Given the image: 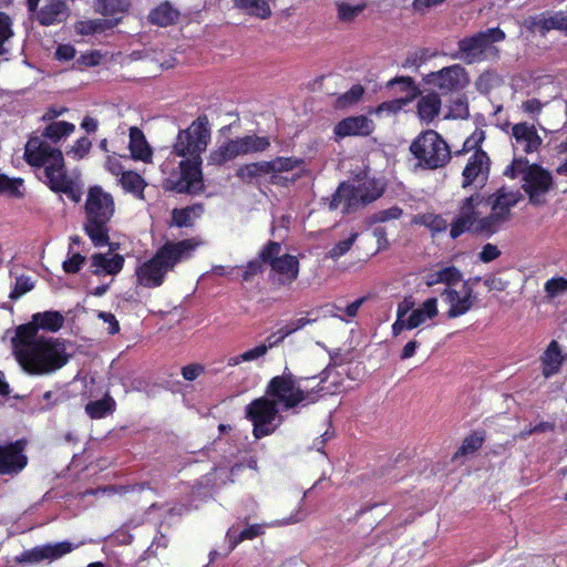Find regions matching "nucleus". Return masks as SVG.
Instances as JSON below:
<instances>
[{"mask_svg":"<svg viewBox=\"0 0 567 567\" xmlns=\"http://www.w3.org/2000/svg\"><path fill=\"white\" fill-rule=\"evenodd\" d=\"M327 379V369L319 377L299 378L285 368L281 375L274 377L267 386L269 398H259L246 408V416L254 425L256 439L270 435L281 423L279 406L284 411L316 403L324 389L320 384Z\"/></svg>","mask_w":567,"mask_h":567,"instance_id":"1","label":"nucleus"},{"mask_svg":"<svg viewBox=\"0 0 567 567\" xmlns=\"http://www.w3.org/2000/svg\"><path fill=\"white\" fill-rule=\"evenodd\" d=\"M210 141V127L207 115H199L185 130H181L173 145V152L184 159L179 172L167 179L168 188L179 194H198L204 188L202 154Z\"/></svg>","mask_w":567,"mask_h":567,"instance_id":"2","label":"nucleus"},{"mask_svg":"<svg viewBox=\"0 0 567 567\" xmlns=\"http://www.w3.org/2000/svg\"><path fill=\"white\" fill-rule=\"evenodd\" d=\"M13 354L29 375H49L62 369L70 360L64 340L35 338L30 326H19L12 338Z\"/></svg>","mask_w":567,"mask_h":567,"instance_id":"3","label":"nucleus"},{"mask_svg":"<svg viewBox=\"0 0 567 567\" xmlns=\"http://www.w3.org/2000/svg\"><path fill=\"white\" fill-rule=\"evenodd\" d=\"M194 248L195 245L190 239L166 243L151 259L137 266L135 269L137 284L148 289L162 286L167 272L187 258Z\"/></svg>","mask_w":567,"mask_h":567,"instance_id":"4","label":"nucleus"},{"mask_svg":"<svg viewBox=\"0 0 567 567\" xmlns=\"http://www.w3.org/2000/svg\"><path fill=\"white\" fill-rule=\"evenodd\" d=\"M84 231L95 247L110 244L111 220L115 213L113 196L101 186L89 188L85 200Z\"/></svg>","mask_w":567,"mask_h":567,"instance_id":"5","label":"nucleus"},{"mask_svg":"<svg viewBox=\"0 0 567 567\" xmlns=\"http://www.w3.org/2000/svg\"><path fill=\"white\" fill-rule=\"evenodd\" d=\"M24 158L34 168L37 178L49 188L68 174L62 152L42 137L29 138L24 148Z\"/></svg>","mask_w":567,"mask_h":567,"instance_id":"6","label":"nucleus"},{"mask_svg":"<svg viewBox=\"0 0 567 567\" xmlns=\"http://www.w3.org/2000/svg\"><path fill=\"white\" fill-rule=\"evenodd\" d=\"M383 192V185L375 178H361L352 183H341L333 194L329 207L330 209L340 208L343 214H349L377 200Z\"/></svg>","mask_w":567,"mask_h":567,"instance_id":"7","label":"nucleus"},{"mask_svg":"<svg viewBox=\"0 0 567 567\" xmlns=\"http://www.w3.org/2000/svg\"><path fill=\"white\" fill-rule=\"evenodd\" d=\"M522 195L518 190L506 187L497 189L492 195L485 197L483 204L491 207L488 215L483 216L478 224V235L491 237L501 230L512 216L514 208L520 200Z\"/></svg>","mask_w":567,"mask_h":567,"instance_id":"8","label":"nucleus"},{"mask_svg":"<svg viewBox=\"0 0 567 567\" xmlns=\"http://www.w3.org/2000/svg\"><path fill=\"white\" fill-rule=\"evenodd\" d=\"M410 152L417 161L416 166L424 169L443 167L451 159L449 145L432 130L419 134L411 143Z\"/></svg>","mask_w":567,"mask_h":567,"instance_id":"9","label":"nucleus"},{"mask_svg":"<svg viewBox=\"0 0 567 567\" xmlns=\"http://www.w3.org/2000/svg\"><path fill=\"white\" fill-rule=\"evenodd\" d=\"M505 39V33L499 28H488L471 37H465L457 42V52L452 54L467 64L484 61L489 54L495 55L498 50L494 43Z\"/></svg>","mask_w":567,"mask_h":567,"instance_id":"10","label":"nucleus"},{"mask_svg":"<svg viewBox=\"0 0 567 567\" xmlns=\"http://www.w3.org/2000/svg\"><path fill=\"white\" fill-rule=\"evenodd\" d=\"M281 244L269 241L261 250L260 258L271 268V275L279 285L292 284L299 274V261L289 254L280 255Z\"/></svg>","mask_w":567,"mask_h":567,"instance_id":"11","label":"nucleus"},{"mask_svg":"<svg viewBox=\"0 0 567 567\" xmlns=\"http://www.w3.org/2000/svg\"><path fill=\"white\" fill-rule=\"evenodd\" d=\"M485 196L481 193H474L460 202L458 214L451 224L450 236L456 239L465 231L478 234V224L483 218L480 206L484 203Z\"/></svg>","mask_w":567,"mask_h":567,"instance_id":"12","label":"nucleus"},{"mask_svg":"<svg viewBox=\"0 0 567 567\" xmlns=\"http://www.w3.org/2000/svg\"><path fill=\"white\" fill-rule=\"evenodd\" d=\"M470 82L465 68L460 64L446 66L426 76V83L447 94L464 89Z\"/></svg>","mask_w":567,"mask_h":567,"instance_id":"13","label":"nucleus"},{"mask_svg":"<svg viewBox=\"0 0 567 567\" xmlns=\"http://www.w3.org/2000/svg\"><path fill=\"white\" fill-rule=\"evenodd\" d=\"M441 298L449 306L446 312V318L449 319L458 318L467 313L476 300L473 288L467 282H464L460 290L445 287L441 292Z\"/></svg>","mask_w":567,"mask_h":567,"instance_id":"14","label":"nucleus"},{"mask_svg":"<svg viewBox=\"0 0 567 567\" xmlns=\"http://www.w3.org/2000/svg\"><path fill=\"white\" fill-rule=\"evenodd\" d=\"M489 157L483 151H475L467 159L462 172V187L475 186L483 188L489 176Z\"/></svg>","mask_w":567,"mask_h":567,"instance_id":"15","label":"nucleus"},{"mask_svg":"<svg viewBox=\"0 0 567 567\" xmlns=\"http://www.w3.org/2000/svg\"><path fill=\"white\" fill-rule=\"evenodd\" d=\"M23 441L0 444V475L13 476L27 466L28 457L23 454Z\"/></svg>","mask_w":567,"mask_h":567,"instance_id":"16","label":"nucleus"},{"mask_svg":"<svg viewBox=\"0 0 567 567\" xmlns=\"http://www.w3.org/2000/svg\"><path fill=\"white\" fill-rule=\"evenodd\" d=\"M551 184V175L542 167L534 165L525 173L523 188L529 195L533 204H539Z\"/></svg>","mask_w":567,"mask_h":567,"instance_id":"17","label":"nucleus"},{"mask_svg":"<svg viewBox=\"0 0 567 567\" xmlns=\"http://www.w3.org/2000/svg\"><path fill=\"white\" fill-rule=\"evenodd\" d=\"M83 544V542L80 544H73L64 540L55 544H45L42 546H37L30 550L24 551L22 554L21 561L35 564L42 560H55L71 553L73 549L78 548L80 545Z\"/></svg>","mask_w":567,"mask_h":567,"instance_id":"18","label":"nucleus"},{"mask_svg":"<svg viewBox=\"0 0 567 567\" xmlns=\"http://www.w3.org/2000/svg\"><path fill=\"white\" fill-rule=\"evenodd\" d=\"M374 130L371 118L365 115L349 116L341 120L333 128L334 140L340 141L348 136H368Z\"/></svg>","mask_w":567,"mask_h":567,"instance_id":"19","label":"nucleus"},{"mask_svg":"<svg viewBox=\"0 0 567 567\" xmlns=\"http://www.w3.org/2000/svg\"><path fill=\"white\" fill-rule=\"evenodd\" d=\"M512 136L514 138V147L527 154L536 152L542 144V137L532 124H515L512 128Z\"/></svg>","mask_w":567,"mask_h":567,"instance_id":"20","label":"nucleus"},{"mask_svg":"<svg viewBox=\"0 0 567 567\" xmlns=\"http://www.w3.org/2000/svg\"><path fill=\"white\" fill-rule=\"evenodd\" d=\"M91 272L95 276H115L124 266V258L118 254H93L90 258Z\"/></svg>","mask_w":567,"mask_h":567,"instance_id":"21","label":"nucleus"},{"mask_svg":"<svg viewBox=\"0 0 567 567\" xmlns=\"http://www.w3.org/2000/svg\"><path fill=\"white\" fill-rule=\"evenodd\" d=\"M69 16V8L64 0H45L37 12V20L41 25H52L63 22Z\"/></svg>","mask_w":567,"mask_h":567,"instance_id":"22","label":"nucleus"},{"mask_svg":"<svg viewBox=\"0 0 567 567\" xmlns=\"http://www.w3.org/2000/svg\"><path fill=\"white\" fill-rule=\"evenodd\" d=\"M565 22L566 18L564 17V11L560 10L553 14L542 13L537 17L530 18L528 21V28L533 32H540L542 34H545L550 30H559L567 34Z\"/></svg>","mask_w":567,"mask_h":567,"instance_id":"23","label":"nucleus"},{"mask_svg":"<svg viewBox=\"0 0 567 567\" xmlns=\"http://www.w3.org/2000/svg\"><path fill=\"white\" fill-rule=\"evenodd\" d=\"M63 323L64 317L59 311H44L34 313L32 320L24 326H30L34 329L35 338H47L45 336L39 334L40 329L56 332Z\"/></svg>","mask_w":567,"mask_h":567,"instance_id":"24","label":"nucleus"},{"mask_svg":"<svg viewBox=\"0 0 567 567\" xmlns=\"http://www.w3.org/2000/svg\"><path fill=\"white\" fill-rule=\"evenodd\" d=\"M243 155L245 154L239 138L228 140L210 152L208 164L219 166Z\"/></svg>","mask_w":567,"mask_h":567,"instance_id":"25","label":"nucleus"},{"mask_svg":"<svg viewBox=\"0 0 567 567\" xmlns=\"http://www.w3.org/2000/svg\"><path fill=\"white\" fill-rule=\"evenodd\" d=\"M437 315V299L435 297L429 298L408 316V329L413 330L427 320L435 318Z\"/></svg>","mask_w":567,"mask_h":567,"instance_id":"26","label":"nucleus"},{"mask_svg":"<svg viewBox=\"0 0 567 567\" xmlns=\"http://www.w3.org/2000/svg\"><path fill=\"white\" fill-rule=\"evenodd\" d=\"M564 358L561 355L560 347L557 341L553 340L548 344L546 351L542 357L543 374L545 378H550L558 373L563 364Z\"/></svg>","mask_w":567,"mask_h":567,"instance_id":"27","label":"nucleus"},{"mask_svg":"<svg viewBox=\"0 0 567 567\" xmlns=\"http://www.w3.org/2000/svg\"><path fill=\"white\" fill-rule=\"evenodd\" d=\"M130 151L134 159L146 163L152 158V150L146 142L144 133L136 126L130 128Z\"/></svg>","mask_w":567,"mask_h":567,"instance_id":"28","label":"nucleus"},{"mask_svg":"<svg viewBox=\"0 0 567 567\" xmlns=\"http://www.w3.org/2000/svg\"><path fill=\"white\" fill-rule=\"evenodd\" d=\"M264 534V526L259 524L250 525L243 530H239L236 526L228 528L226 539L228 542L227 554L235 549V547L246 539H254Z\"/></svg>","mask_w":567,"mask_h":567,"instance_id":"29","label":"nucleus"},{"mask_svg":"<svg viewBox=\"0 0 567 567\" xmlns=\"http://www.w3.org/2000/svg\"><path fill=\"white\" fill-rule=\"evenodd\" d=\"M461 280H462V274L454 266L441 268L436 271L429 274L425 277V284L429 287L435 286L437 284H444L446 287L453 288Z\"/></svg>","mask_w":567,"mask_h":567,"instance_id":"30","label":"nucleus"},{"mask_svg":"<svg viewBox=\"0 0 567 567\" xmlns=\"http://www.w3.org/2000/svg\"><path fill=\"white\" fill-rule=\"evenodd\" d=\"M441 104V99L435 92L421 96L417 101V114L421 121L426 123L433 121L440 113Z\"/></svg>","mask_w":567,"mask_h":567,"instance_id":"31","label":"nucleus"},{"mask_svg":"<svg viewBox=\"0 0 567 567\" xmlns=\"http://www.w3.org/2000/svg\"><path fill=\"white\" fill-rule=\"evenodd\" d=\"M337 17L341 22L349 23L354 21L367 8L368 1L360 0L353 2L352 0H342L336 3Z\"/></svg>","mask_w":567,"mask_h":567,"instance_id":"32","label":"nucleus"},{"mask_svg":"<svg viewBox=\"0 0 567 567\" xmlns=\"http://www.w3.org/2000/svg\"><path fill=\"white\" fill-rule=\"evenodd\" d=\"M120 18L113 20L105 19H91L79 21L75 24V31L81 35H93L95 33H102L107 29H112L118 24Z\"/></svg>","mask_w":567,"mask_h":567,"instance_id":"33","label":"nucleus"},{"mask_svg":"<svg viewBox=\"0 0 567 567\" xmlns=\"http://www.w3.org/2000/svg\"><path fill=\"white\" fill-rule=\"evenodd\" d=\"M116 402L110 395L105 394L102 399L90 401L85 405V412L91 419H102L115 411Z\"/></svg>","mask_w":567,"mask_h":567,"instance_id":"34","label":"nucleus"},{"mask_svg":"<svg viewBox=\"0 0 567 567\" xmlns=\"http://www.w3.org/2000/svg\"><path fill=\"white\" fill-rule=\"evenodd\" d=\"M177 18L178 12L168 2L161 3L148 14L150 22L158 27H167L174 23Z\"/></svg>","mask_w":567,"mask_h":567,"instance_id":"35","label":"nucleus"},{"mask_svg":"<svg viewBox=\"0 0 567 567\" xmlns=\"http://www.w3.org/2000/svg\"><path fill=\"white\" fill-rule=\"evenodd\" d=\"M130 6V0H94L95 12L105 17L123 14L128 11Z\"/></svg>","mask_w":567,"mask_h":567,"instance_id":"36","label":"nucleus"},{"mask_svg":"<svg viewBox=\"0 0 567 567\" xmlns=\"http://www.w3.org/2000/svg\"><path fill=\"white\" fill-rule=\"evenodd\" d=\"M235 7L260 19H267L271 14L268 0H235Z\"/></svg>","mask_w":567,"mask_h":567,"instance_id":"37","label":"nucleus"},{"mask_svg":"<svg viewBox=\"0 0 567 567\" xmlns=\"http://www.w3.org/2000/svg\"><path fill=\"white\" fill-rule=\"evenodd\" d=\"M268 165L266 161L241 165L236 171V176L244 183H252L256 178L267 175Z\"/></svg>","mask_w":567,"mask_h":567,"instance_id":"38","label":"nucleus"},{"mask_svg":"<svg viewBox=\"0 0 567 567\" xmlns=\"http://www.w3.org/2000/svg\"><path fill=\"white\" fill-rule=\"evenodd\" d=\"M268 173L272 174L271 182L277 183V173L289 172L302 164V159L296 157H277L272 161H266Z\"/></svg>","mask_w":567,"mask_h":567,"instance_id":"39","label":"nucleus"},{"mask_svg":"<svg viewBox=\"0 0 567 567\" xmlns=\"http://www.w3.org/2000/svg\"><path fill=\"white\" fill-rule=\"evenodd\" d=\"M120 182L126 192L143 198V190L146 184L140 174L132 171L122 172Z\"/></svg>","mask_w":567,"mask_h":567,"instance_id":"40","label":"nucleus"},{"mask_svg":"<svg viewBox=\"0 0 567 567\" xmlns=\"http://www.w3.org/2000/svg\"><path fill=\"white\" fill-rule=\"evenodd\" d=\"M74 130L75 126L72 123L65 121L52 122L44 128L41 137L58 142L62 137L69 136Z\"/></svg>","mask_w":567,"mask_h":567,"instance_id":"41","label":"nucleus"},{"mask_svg":"<svg viewBox=\"0 0 567 567\" xmlns=\"http://www.w3.org/2000/svg\"><path fill=\"white\" fill-rule=\"evenodd\" d=\"M202 213V205H194L182 209H174L172 213L173 224L177 227L192 226L193 219L199 216Z\"/></svg>","mask_w":567,"mask_h":567,"instance_id":"42","label":"nucleus"},{"mask_svg":"<svg viewBox=\"0 0 567 567\" xmlns=\"http://www.w3.org/2000/svg\"><path fill=\"white\" fill-rule=\"evenodd\" d=\"M238 138L245 155L264 152L270 146V141L266 136L246 135Z\"/></svg>","mask_w":567,"mask_h":567,"instance_id":"43","label":"nucleus"},{"mask_svg":"<svg viewBox=\"0 0 567 567\" xmlns=\"http://www.w3.org/2000/svg\"><path fill=\"white\" fill-rule=\"evenodd\" d=\"M267 354L266 347L264 344H258L247 351L231 355L227 360L228 367H236L244 362H252L264 358Z\"/></svg>","mask_w":567,"mask_h":567,"instance_id":"44","label":"nucleus"},{"mask_svg":"<svg viewBox=\"0 0 567 567\" xmlns=\"http://www.w3.org/2000/svg\"><path fill=\"white\" fill-rule=\"evenodd\" d=\"M12 37V21L8 14L0 11V55L10 51Z\"/></svg>","mask_w":567,"mask_h":567,"instance_id":"45","label":"nucleus"},{"mask_svg":"<svg viewBox=\"0 0 567 567\" xmlns=\"http://www.w3.org/2000/svg\"><path fill=\"white\" fill-rule=\"evenodd\" d=\"M50 189L54 193L65 194L71 200L78 203L80 200V193L73 179L66 174L59 182L55 183Z\"/></svg>","mask_w":567,"mask_h":567,"instance_id":"46","label":"nucleus"},{"mask_svg":"<svg viewBox=\"0 0 567 567\" xmlns=\"http://www.w3.org/2000/svg\"><path fill=\"white\" fill-rule=\"evenodd\" d=\"M85 256L72 251V244L69 245L68 258L63 261L62 268L66 274H78L85 264Z\"/></svg>","mask_w":567,"mask_h":567,"instance_id":"47","label":"nucleus"},{"mask_svg":"<svg viewBox=\"0 0 567 567\" xmlns=\"http://www.w3.org/2000/svg\"><path fill=\"white\" fill-rule=\"evenodd\" d=\"M544 290L550 299L563 296L567 292V278L553 277L545 282Z\"/></svg>","mask_w":567,"mask_h":567,"instance_id":"48","label":"nucleus"},{"mask_svg":"<svg viewBox=\"0 0 567 567\" xmlns=\"http://www.w3.org/2000/svg\"><path fill=\"white\" fill-rule=\"evenodd\" d=\"M483 442L484 437L482 434L474 433L466 436L455 456L467 455L476 452L482 446Z\"/></svg>","mask_w":567,"mask_h":567,"instance_id":"49","label":"nucleus"},{"mask_svg":"<svg viewBox=\"0 0 567 567\" xmlns=\"http://www.w3.org/2000/svg\"><path fill=\"white\" fill-rule=\"evenodd\" d=\"M403 210L398 206H392L386 209L375 212L369 217L370 224L385 223L389 220L399 219L402 216Z\"/></svg>","mask_w":567,"mask_h":567,"instance_id":"50","label":"nucleus"},{"mask_svg":"<svg viewBox=\"0 0 567 567\" xmlns=\"http://www.w3.org/2000/svg\"><path fill=\"white\" fill-rule=\"evenodd\" d=\"M359 234L352 233L347 239L340 240L328 252L329 257L332 259H339L343 255H346L355 243Z\"/></svg>","mask_w":567,"mask_h":567,"instance_id":"51","label":"nucleus"},{"mask_svg":"<svg viewBox=\"0 0 567 567\" xmlns=\"http://www.w3.org/2000/svg\"><path fill=\"white\" fill-rule=\"evenodd\" d=\"M22 186V179L9 178L8 176L0 174V194H8L11 196L20 195V187Z\"/></svg>","mask_w":567,"mask_h":567,"instance_id":"52","label":"nucleus"},{"mask_svg":"<svg viewBox=\"0 0 567 567\" xmlns=\"http://www.w3.org/2000/svg\"><path fill=\"white\" fill-rule=\"evenodd\" d=\"M91 146H92V143L87 137H85V136L80 137L79 140H76L74 145L70 148V151L68 152V155H70L71 157H73L75 159H81L85 155L89 154Z\"/></svg>","mask_w":567,"mask_h":567,"instance_id":"53","label":"nucleus"},{"mask_svg":"<svg viewBox=\"0 0 567 567\" xmlns=\"http://www.w3.org/2000/svg\"><path fill=\"white\" fill-rule=\"evenodd\" d=\"M450 116L453 118H467L470 116L468 104L465 97H456L450 106Z\"/></svg>","mask_w":567,"mask_h":567,"instance_id":"54","label":"nucleus"},{"mask_svg":"<svg viewBox=\"0 0 567 567\" xmlns=\"http://www.w3.org/2000/svg\"><path fill=\"white\" fill-rule=\"evenodd\" d=\"M33 287H34V284L30 277L21 276V277L17 278L16 286L12 289V291L10 292V298L18 299L22 295L31 291L33 289Z\"/></svg>","mask_w":567,"mask_h":567,"instance_id":"55","label":"nucleus"},{"mask_svg":"<svg viewBox=\"0 0 567 567\" xmlns=\"http://www.w3.org/2000/svg\"><path fill=\"white\" fill-rule=\"evenodd\" d=\"M530 167H534V165H529L528 161L524 158H518L513 161L512 165L505 169L504 174L512 178L517 177L519 174H522L524 177L525 173Z\"/></svg>","mask_w":567,"mask_h":567,"instance_id":"56","label":"nucleus"},{"mask_svg":"<svg viewBox=\"0 0 567 567\" xmlns=\"http://www.w3.org/2000/svg\"><path fill=\"white\" fill-rule=\"evenodd\" d=\"M262 264H266L261 260L260 255L257 259L250 260L243 271V280L250 281L256 275L262 271Z\"/></svg>","mask_w":567,"mask_h":567,"instance_id":"57","label":"nucleus"},{"mask_svg":"<svg viewBox=\"0 0 567 567\" xmlns=\"http://www.w3.org/2000/svg\"><path fill=\"white\" fill-rule=\"evenodd\" d=\"M364 89L360 84L352 85L341 97L340 103L342 105H349L357 103L363 95Z\"/></svg>","mask_w":567,"mask_h":567,"instance_id":"58","label":"nucleus"},{"mask_svg":"<svg viewBox=\"0 0 567 567\" xmlns=\"http://www.w3.org/2000/svg\"><path fill=\"white\" fill-rule=\"evenodd\" d=\"M499 256H501V250L498 249V247L496 245L488 243L482 247L478 258L482 262L487 264V262H491V261L497 259Z\"/></svg>","mask_w":567,"mask_h":567,"instance_id":"59","label":"nucleus"},{"mask_svg":"<svg viewBox=\"0 0 567 567\" xmlns=\"http://www.w3.org/2000/svg\"><path fill=\"white\" fill-rule=\"evenodd\" d=\"M205 371L204 365L199 363H192L182 368V375L186 381H194Z\"/></svg>","mask_w":567,"mask_h":567,"instance_id":"60","label":"nucleus"},{"mask_svg":"<svg viewBox=\"0 0 567 567\" xmlns=\"http://www.w3.org/2000/svg\"><path fill=\"white\" fill-rule=\"evenodd\" d=\"M97 318L103 320V322L107 324V332L110 334H115L120 331L118 321L113 313L100 311L97 313Z\"/></svg>","mask_w":567,"mask_h":567,"instance_id":"61","label":"nucleus"},{"mask_svg":"<svg viewBox=\"0 0 567 567\" xmlns=\"http://www.w3.org/2000/svg\"><path fill=\"white\" fill-rule=\"evenodd\" d=\"M75 49L71 44H60L55 51V56L60 61H70L75 56Z\"/></svg>","mask_w":567,"mask_h":567,"instance_id":"62","label":"nucleus"},{"mask_svg":"<svg viewBox=\"0 0 567 567\" xmlns=\"http://www.w3.org/2000/svg\"><path fill=\"white\" fill-rule=\"evenodd\" d=\"M445 0H413L412 7L419 13H425L426 10L442 4Z\"/></svg>","mask_w":567,"mask_h":567,"instance_id":"63","label":"nucleus"},{"mask_svg":"<svg viewBox=\"0 0 567 567\" xmlns=\"http://www.w3.org/2000/svg\"><path fill=\"white\" fill-rule=\"evenodd\" d=\"M484 140L483 131H475L464 142V150L471 151L478 146Z\"/></svg>","mask_w":567,"mask_h":567,"instance_id":"64","label":"nucleus"}]
</instances>
